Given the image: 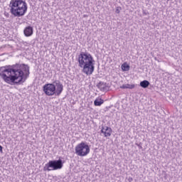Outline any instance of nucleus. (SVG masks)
<instances>
[{"label": "nucleus", "mask_w": 182, "mask_h": 182, "mask_svg": "<svg viewBox=\"0 0 182 182\" xmlns=\"http://www.w3.org/2000/svg\"><path fill=\"white\" fill-rule=\"evenodd\" d=\"M29 66L25 64L5 65L0 68V77L9 85L25 83L29 77Z\"/></svg>", "instance_id": "obj_1"}, {"label": "nucleus", "mask_w": 182, "mask_h": 182, "mask_svg": "<svg viewBox=\"0 0 182 182\" xmlns=\"http://www.w3.org/2000/svg\"><path fill=\"white\" fill-rule=\"evenodd\" d=\"M78 66L81 68L82 73L90 75L95 72V59L91 53L81 52L77 58Z\"/></svg>", "instance_id": "obj_2"}, {"label": "nucleus", "mask_w": 182, "mask_h": 182, "mask_svg": "<svg viewBox=\"0 0 182 182\" xmlns=\"http://www.w3.org/2000/svg\"><path fill=\"white\" fill-rule=\"evenodd\" d=\"M9 6L11 15L16 18H21L28 12V4L23 0H11Z\"/></svg>", "instance_id": "obj_3"}, {"label": "nucleus", "mask_w": 182, "mask_h": 182, "mask_svg": "<svg viewBox=\"0 0 182 182\" xmlns=\"http://www.w3.org/2000/svg\"><path fill=\"white\" fill-rule=\"evenodd\" d=\"M43 90L47 96H60L63 92V85L59 80H55L53 83L46 84Z\"/></svg>", "instance_id": "obj_4"}, {"label": "nucleus", "mask_w": 182, "mask_h": 182, "mask_svg": "<svg viewBox=\"0 0 182 182\" xmlns=\"http://www.w3.org/2000/svg\"><path fill=\"white\" fill-rule=\"evenodd\" d=\"M90 153V147L86 142H81L75 146V154L80 157H85Z\"/></svg>", "instance_id": "obj_5"}, {"label": "nucleus", "mask_w": 182, "mask_h": 182, "mask_svg": "<svg viewBox=\"0 0 182 182\" xmlns=\"http://www.w3.org/2000/svg\"><path fill=\"white\" fill-rule=\"evenodd\" d=\"M63 167V162L61 159L49 161L46 164L43 170L44 171H52V170H60Z\"/></svg>", "instance_id": "obj_6"}, {"label": "nucleus", "mask_w": 182, "mask_h": 182, "mask_svg": "<svg viewBox=\"0 0 182 182\" xmlns=\"http://www.w3.org/2000/svg\"><path fill=\"white\" fill-rule=\"evenodd\" d=\"M113 132V130L112 128L105 126L102 127L101 133L104 135L105 137H110L112 136V133Z\"/></svg>", "instance_id": "obj_7"}, {"label": "nucleus", "mask_w": 182, "mask_h": 182, "mask_svg": "<svg viewBox=\"0 0 182 182\" xmlns=\"http://www.w3.org/2000/svg\"><path fill=\"white\" fill-rule=\"evenodd\" d=\"M23 33L26 38L32 36V35H33V28L31 26L26 27L23 30Z\"/></svg>", "instance_id": "obj_8"}, {"label": "nucleus", "mask_w": 182, "mask_h": 182, "mask_svg": "<svg viewBox=\"0 0 182 182\" xmlns=\"http://www.w3.org/2000/svg\"><path fill=\"white\" fill-rule=\"evenodd\" d=\"M97 87L100 89L101 92H107V90H109V87H107V84L104 82H100L97 85Z\"/></svg>", "instance_id": "obj_9"}, {"label": "nucleus", "mask_w": 182, "mask_h": 182, "mask_svg": "<svg viewBox=\"0 0 182 182\" xmlns=\"http://www.w3.org/2000/svg\"><path fill=\"white\" fill-rule=\"evenodd\" d=\"M119 87L120 89H134V87H136V85H134V84H124Z\"/></svg>", "instance_id": "obj_10"}, {"label": "nucleus", "mask_w": 182, "mask_h": 182, "mask_svg": "<svg viewBox=\"0 0 182 182\" xmlns=\"http://www.w3.org/2000/svg\"><path fill=\"white\" fill-rule=\"evenodd\" d=\"M141 87H143L144 89H146V87H149L150 86V82L148 80H143L140 82Z\"/></svg>", "instance_id": "obj_11"}, {"label": "nucleus", "mask_w": 182, "mask_h": 182, "mask_svg": "<svg viewBox=\"0 0 182 182\" xmlns=\"http://www.w3.org/2000/svg\"><path fill=\"white\" fill-rule=\"evenodd\" d=\"M103 103H105V100H103L101 98H97L95 101H94V105L95 106H102V105H103Z\"/></svg>", "instance_id": "obj_12"}, {"label": "nucleus", "mask_w": 182, "mask_h": 182, "mask_svg": "<svg viewBox=\"0 0 182 182\" xmlns=\"http://www.w3.org/2000/svg\"><path fill=\"white\" fill-rule=\"evenodd\" d=\"M121 68L122 69V70L124 72H127L128 70H130V65H129L127 63H124L122 65H121Z\"/></svg>", "instance_id": "obj_13"}, {"label": "nucleus", "mask_w": 182, "mask_h": 182, "mask_svg": "<svg viewBox=\"0 0 182 182\" xmlns=\"http://www.w3.org/2000/svg\"><path fill=\"white\" fill-rule=\"evenodd\" d=\"M4 14V16H6V18H9V13L5 11Z\"/></svg>", "instance_id": "obj_14"}, {"label": "nucleus", "mask_w": 182, "mask_h": 182, "mask_svg": "<svg viewBox=\"0 0 182 182\" xmlns=\"http://www.w3.org/2000/svg\"><path fill=\"white\" fill-rule=\"evenodd\" d=\"M2 146L0 145V152L2 153Z\"/></svg>", "instance_id": "obj_15"}, {"label": "nucleus", "mask_w": 182, "mask_h": 182, "mask_svg": "<svg viewBox=\"0 0 182 182\" xmlns=\"http://www.w3.org/2000/svg\"><path fill=\"white\" fill-rule=\"evenodd\" d=\"M116 12H117V14H119V12H120V11H119V9H117Z\"/></svg>", "instance_id": "obj_16"}]
</instances>
